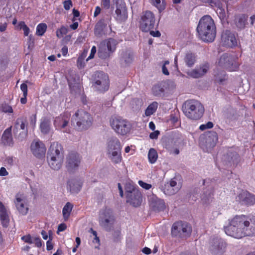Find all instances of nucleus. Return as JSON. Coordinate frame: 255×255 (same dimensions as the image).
<instances>
[{
    "label": "nucleus",
    "mask_w": 255,
    "mask_h": 255,
    "mask_svg": "<svg viewBox=\"0 0 255 255\" xmlns=\"http://www.w3.org/2000/svg\"><path fill=\"white\" fill-rule=\"evenodd\" d=\"M47 29V25L44 23H41L36 27V34L38 36H42L45 32Z\"/></svg>",
    "instance_id": "41"
},
{
    "label": "nucleus",
    "mask_w": 255,
    "mask_h": 255,
    "mask_svg": "<svg viewBox=\"0 0 255 255\" xmlns=\"http://www.w3.org/2000/svg\"><path fill=\"white\" fill-rule=\"evenodd\" d=\"M197 31L199 37L204 42H213L216 35V27L211 16L206 15L200 19Z\"/></svg>",
    "instance_id": "2"
},
{
    "label": "nucleus",
    "mask_w": 255,
    "mask_h": 255,
    "mask_svg": "<svg viewBox=\"0 0 255 255\" xmlns=\"http://www.w3.org/2000/svg\"><path fill=\"white\" fill-rule=\"evenodd\" d=\"M133 55L132 52L126 51L123 52L121 54V60L122 63H124L126 65L131 63L133 61Z\"/></svg>",
    "instance_id": "35"
},
{
    "label": "nucleus",
    "mask_w": 255,
    "mask_h": 255,
    "mask_svg": "<svg viewBox=\"0 0 255 255\" xmlns=\"http://www.w3.org/2000/svg\"><path fill=\"white\" fill-rule=\"evenodd\" d=\"M138 183L140 186L146 190H148L152 187L151 184L146 183L141 180L138 181Z\"/></svg>",
    "instance_id": "49"
},
{
    "label": "nucleus",
    "mask_w": 255,
    "mask_h": 255,
    "mask_svg": "<svg viewBox=\"0 0 255 255\" xmlns=\"http://www.w3.org/2000/svg\"><path fill=\"white\" fill-rule=\"evenodd\" d=\"M150 2L158 9L159 13L163 12L166 7L165 0H150Z\"/></svg>",
    "instance_id": "32"
},
{
    "label": "nucleus",
    "mask_w": 255,
    "mask_h": 255,
    "mask_svg": "<svg viewBox=\"0 0 255 255\" xmlns=\"http://www.w3.org/2000/svg\"><path fill=\"white\" fill-rule=\"evenodd\" d=\"M114 218L115 217L113 211L110 208H106L100 211L98 221H100L103 219H109Z\"/></svg>",
    "instance_id": "30"
},
{
    "label": "nucleus",
    "mask_w": 255,
    "mask_h": 255,
    "mask_svg": "<svg viewBox=\"0 0 255 255\" xmlns=\"http://www.w3.org/2000/svg\"><path fill=\"white\" fill-rule=\"evenodd\" d=\"M191 227L187 223L178 222L173 225L171 234L175 237H186L191 234Z\"/></svg>",
    "instance_id": "12"
},
{
    "label": "nucleus",
    "mask_w": 255,
    "mask_h": 255,
    "mask_svg": "<svg viewBox=\"0 0 255 255\" xmlns=\"http://www.w3.org/2000/svg\"><path fill=\"white\" fill-rule=\"evenodd\" d=\"M72 208L73 205L70 202H67L64 206L62 210V214L65 221H67L68 219Z\"/></svg>",
    "instance_id": "36"
},
{
    "label": "nucleus",
    "mask_w": 255,
    "mask_h": 255,
    "mask_svg": "<svg viewBox=\"0 0 255 255\" xmlns=\"http://www.w3.org/2000/svg\"><path fill=\"white\" fill-rule=\"evenodd\" d=\"M115 218L109 219H103L99 221L100 226L107 231H111L114 228L115 223Z\"/></svg>",
    "instance_id": "28"
},
{
    "label": "nucleus",
    "mask_w": 255,
    "mask_h": 255,
    "mask_svg": "<svg viewBox=\"0 0 255 255\" xmlns=\"http://www.w3.org/2000/svg\"><path fill=\"white\" fill-rule=\"evenodd\" d=\"M68 32V29L65 26H62L59 29L56 31V36L59 38H62L64 35Z\"/></svg>",
    "instance_id": "42"
},
{
    "label": "nucleus",
    "mask_w": 255,
    "mask_h": 255,
    "mask_svg": "<svg viewBox=\"0 0 255 255\" xmlns=\"http://www.w3.org/2000/svg\"><path fill=\"white\" fill-rule=\"evenodd\" d=\"M226 247V243L223 239L216 238L212 240L210 250L212 254L215 255H221L225 252Z\"/></svg>",
    "instance_id": "15"
},
{
    "label": "nucleus",
    "mask_w": 255,
    "mask_h": 255,
    "mask_svg": "<svg viewBox=\"0 0 255 255\" xmlns=\"http://www.w3.org/2000/svg\"><path fill=\"white\" fill-rule=\"evenodd\" d=\"M94 81L93 86L96 91L104 92L108 90L109 81L107 74L103 72H97Z\"/></svg>",
    "instance_id": "10"
},
{
    "label": "nucleus",
    "mask_w": 255,
    "mask_h": 255,
    "mask_svg": "<svg viewBox=\"0 0 255 255\" xmlns=\"http://www.w3.org/2000/svg\"><path fill=\"white\" fill-rule=\"evenodd\" d=\"M183 113L188 119L193 120L200 119L203 116L204 109L200 102L196 100L185 102L183 107Z\"/></svg>",
    "instance_id": "4"
},
{
    "label": "nucleus",
    "mask_w": 255,
    "mask_h": 255,
    "mask_svg": "<svg viewBox=\"0 0 255 255\" xmlns=\"http://www.w3.org/2000/svg\"><path fill=\"white\" fill-rule=\"evenodd\" d=\"M181 187L180 184H177L175 180H171L169 183H167L164 185L163 191L166 195H172L177 193Z\"/></svg>",
    "instance_id": "21"
},
{
    "label": "nucleus",
    "mask_w": 255,
    "mask_h": 255,
    "mask_svg": "<svg viewBox=\"0 0 255 255\" xmlns=\"http://www.w3.org/2000/svg\"><path fill=\"white\" fill-rule=\"evenodd\" d=\"M64 155L60 144L54 142L50 145L47 154V160L49 166L53 170L61 168L63 163Z\"/></svg>",
    "instance_id": "3"
},
{
    "label": "nucleus",
    "mask_w": 255,
    "mask_h": 255,
    "mask_svg": "<svg viewBox=\"0 0 255 255\" xmlns=\"http://www.w3.org/2000/svg\"><path fill=\"white\" fill-rule=\"evenodd\" d=\"M133 103H135L136 105V106L135 107V109H139L142 105V100L139 99H134L132 101V104H133Z\"/></svg>",
    "instance_id": "52"
},
{
    "label": "nucleus",
    "mask_w": 255,
    "mask_h": 255,
    "mask_svg": "<svg viewBox=\"0 0 255 255\" xmlns=\"http://www.w3.org/2000/svg\"><path fill=\"white\" fill-rule=\"evenodd\" d=\"M158 107V103L156 102H153L150 104L146 108L145 111V115L146 116H150L156 111Z\"/></svg>",
    "instance_id": "40"
},
{
    "label": "nucleus",
    "mask_w": 255,
    "mask_h": 255,
    "mask_svg": "<svg viewBox=\"0 0 255 255\" xmlns=\"http://www.w3.org/2000/svg\"><path fill=\"white\" fill-rule=\"evenodd\" d=\"M167 149L171 154H178L179 153V149L177 147H174L168 146Z\"/></svg>",
    "instance_id": "50"
},
{
    "label": "nucleus",
    "mask_w": 255,
    "mask_h": 255,
    "mask_svg": "<svg viewBox=\"0 0 255 255\" xmlns=\"http://www.w3.org/2000/svg\"><path fill=\"white\" fill-rule=\"evenodd\" d=\"M168 88L171 90H173L176 87L175 83L173 81H169L168 83Z\"/></svg>",
    "instance_id": "64"
},
{
    "label": "nucleus",
    "mask_w": 255,
    "mask_h": 255,
    "mask_svg": "<svg viewBox=\"0 0 255 255\" xmlns=\"http://www.w3.org/2000/svg\"><path fill=\"white\" fill-rule=\"evenodd\" d=\"M116 18L119 22L125 21L128 18L126 3L123 0H117L115 10Z\"/></svg>",
    "instance_id": "16"
},
{
    "label": "nucleus",
    "mask_w": 255,
    "mask_h": 255,
    "mask_svg": "<svg viewBox=\"0 0 255 255\" xmlns=\"http://www.w3.org/2000/svg\"><path fill=\"white\" fill-rule=\"evenodd\" d=\"M33 243L37 247H41L42 246V242L39 238H35Z\"/></svg>",
    "instance_id": "59"
},
{
    "label": "nucleus",
    "mask_w": 255,
    "mask_h": 255,
    "mask_svg": "<svg viewBox=\"0 0 255 255\" xmlns=\"http://www.w3.org/2000/svg\"><path fill=\"white\" fill-rule=\"evenodd\" d=\"M153 92L155 95H159L162 94L164 90L163 88H161L159 85H155L153 88Z\"/></svg>",
    "instance_id": "46"
},
{
    "label": "nucleus",
    "mask_w": 255,
    "mask_h": 255,
    "mask_svg": "<svg viewBox=\"0 0 255 255\" xmlns=\"http://www.w3.org/2000/svg\"><path fill=\"white\" fill-rule=\"evenodd\" d=\"M150 205L151 208L156 211H163L165 208V203L164 201L158 199L157 197L153 196L149 199Z\"/></svg>",
    "instance_id": "25"
},
{
    "label": "nucleus",
    "mask_w": 255,
    "mask_h": 255,
    "mask_svg": "<svg viewBox=\"0 0 255 255\" xmlns=\"http://www.w3.org/2000/svg\"><path fill=\"white\" fill-rule=\"evenodd\" d=\"M159 134V131L158 130H156L154 132L150 133L149 137L151 139H156L157 138Z\"/></svg>",
    "instance_id": "57"
},
{
    "label": "nucleus",
    "mask_w": 255,
    "mask_h": 255,
    "mask_svg": "<svg viewBox=\"0 0 255 255\" xmlns=\"http://www.w3.org/2000/svg\"><path fill=\"white\" fill-rule=\"evenodd\" d=\"M155 17L150 11H146L141 17L140 28L143 31H148L154 28Z\"/></svg>",
    "instance_id": "14"
},
{
    "label": "nucleus",
    "mask_w": 255,
    "mask_h": 255,
    "mask_svg": "<svg viewBox=\"0 0 255 255\" xmlns=\"http://www.w3.org/2000/svg\"><path fill=\"white\" fill-rule=\"evenodd\" d=\"M126 198L127 202L135 207L140 206L142 202L141 194L139 191H136L134 194Z\"/></svg>",
    "instance_id": "26"
},
{
    "label": "nucleus",
    "mask_w": 255,
    "mask_h": 255,
    "mask_svg": "<svg viewBox=\"0 0 255 255\" xmlns=\"http://www.w3.org/2000/svg\"><path fill=\"white\" fill-rule=\"evenodd\" d=\"M240 202L246 205H253L255 204V196L248 192H243L239 195Z\"/></svg>",
    "instance_id": "24"
},
{
    "label": "nucleus",
    "mask_w": 255,
    "mask_h": 255,
    "mask_svg": "<svg viewBox=\"0 0 255 255\" xmlns=\"http://www.w3.org/2000/svg\"><path fill=\"white\" fill-rule=\"evenodd\" d=\"M211 196L212 194L211 193H208V195L204 193V194L202 195V200L203 201V202L206 203L210 200Z\"/></svg>",
    "instance_id": "55"
},
{
    "label": "nucleus",
    "mask_w": 255,
    "mask_h": 255,
    "mask_svg": "<svg viewBox=\"0 0 255 255\" xmlns=\"http://www.w3.org/2000/svg\"><path fill=\"white\" fill-rule=\"evenodd\" d=\"M69 86L72 93L75 92L76 93H78L80 92V86L79 84H75L73 85V84L69 81Z\"/></svg>",
    "instance_id": "45"
},
{
    "label": "nucleus",
    "mask_w": 255,
    "mask_h": 255,
    "mask_svg": "<svg viewBox=\"0 0 255 255\" xmlns=\"http://www.w3.org/2000/svg\"><path fill=\"white\" fill-rule=\"evenodd\" d=\"M20 89L23 92V96L26 97L27 95V86L25 83L21 84Z\"/></svg>",
    "instance_id": "51"
},
{
    "label": "nucleus",
    "mask_w": 255,
    "mask_h": 255,
    "mask_svg": "<svg viewBox=\"0 0 255 255\" xmlns=\"http://www.w3.org/2000/svg\"><path fill=\"white\" fill-rule=\"evenodd\" d=\"M158 158V154L156 150L153 148H151L148 153V159L149 163L151 164L154 163Z\"/></svg>",
    "instance_id": "38"
},
{
    "label": "nucleus",
    "mask_w": 255,
    "mask_h": 255,
    "mask_svg": "<svg viewBox=\"0 0 255 255\" xmlns=\"http://www.w3.org/2000/svg\"><path fill=\"white\" fill-rule=\"evenodd\" d=\"M50 121L47 118H42L41 120L40 128L43 134L48 133L51 129Z\"/></svg>",
    "instance_id": "31"
},
{
    "label": "nucleus",
    "mask_w": 255,
    "mask_h": 255,
    "mask_svg": "<svg viewBox=\"0 0 255 255\" xmlns=\"http://www.w3.org/2000/svg\"><path fill=\"white\" fill-rule=\"evenodd\" d=\"M110 125L117 133L121 135L127 134L130 129L129 123L120 117H112L110 119Z\"/></svg>",
    "instance_id": "7"
},
{
    "label": "nucleus",
    "mask_w": 255,
    "mask_h": 255,
    "mask_svg": "<svg viewBox=\"0 0 255 255\" xmlns=\"http://www.w3.org/2000/svg\"><path fill=\"white\" fill-rule=\"evenodd\" d=\"M14 203L17 211L20 215H27L29 210V204L25 196L21 194H16Z\"/></svg>",
    "instance_id": "13"
},
{
    "label": "nucleus",
    "mask_w": 255,
    "mask_h": 255,
    "mask_svg": "<svg viewBox=\"0 0 255 255\" xmlns=\"http://www.w3.org/2000/svg\"><path fill=\"white\" fill-rule=\"evenodd\" d=\"M8 175V172L6 170L5 168L2 167L0 168V176H5Z\"/></svg>",
    "instance_id": "58"
},
{
    "label": "nucleus",
    "mask_w": 255,
    "mask_h": 255,
    "mask_svg": "<svg viewBox=\"0 0 255 255\" xmlns=\"http://www.w3.org/2000/svg\"><path fill=\"white\" fill-rule=\"evenodd\" d=\"M77 64L78 67L79 68H82L84 66L83 64V58L82 57H79L77 60Z\"/></svg>",
    "instance_id": "61"
},
{
    "label": "nucleus",
    "mask_w": 255,
    "mask_h": 255,
    "mask_svg": "<svg viewBox=\"0 0 255 255\" xmlns=\"http://www.w3.org/2000/svg\"><path fill=\"white\" fill-rule=\"evenodd\" d=\"M125 190H126V197L132 195V194H134V192L135 193L136 191H139L136 188L135 186L130 183H127L125 186Z\"/></svg>",
    "instance_id": "39"
},
{
    "label": "nucleus",
    "mask_w": 255,
    "mask_h": 255,
    "mask_svg": "<svg viewBox=\"0 0 255 255\" xmlns=\"http://www.w3.org/2000/svg\"><path fill=\"white\" fill-rule=\"evenodd\" d=\"M2 111L5 113H12L13 112L12 107L7 104H4L2 106Z\"/></svg>",
    "instance_id": "47"
},
{
    "label": "nucleus",
    "mask_w": 255,
    "mask_h": 255,
    "mask_svg": "<svg viewBox=\"0 0 255 255\" xmlns=\"http://www.w3.org/2000/svg\"><path fill=\"white\" fill-rule=\"evenodd\" d=\"M238 60V57L235 55L224 54L219 60L218 66L229 71H235L240 65Z\"/></svg>",
    "instance_id": "6"
},
{
    "label": "nucleus",
    "mask_w": 255,
    "mask_h": 255,
    "mask_svg": "<svg viewBox=\"0 0 255 255\" xmlns=\"http://www.w3.org/2000/svg\"><path fill=\"white\" fill-rule=\"evenodd\" d=\"M209 69L208 63H204L200 65L194 69L187 71V75L192 78H198L205 75Z\"/></svg>",
    "instance_id": "20"
},
{
    "label": "nucleus",
    "mask_w": 255,
    "mask_h": 255,
    "mask_svg": "<svg viewBox=\"0 0 255 255\" xmlns=\"http://www.w3.org/2000/svg\"><path fill=\"white\" fill-rule=\"evenodd\" d=\"M2 141L5 145H11L12 144L11 127H9L4 130L2 136Z\"/></svg>",
    "instance_id": "29"
},
{
    "label": "nucleus",
    "mask_w": 255,
    "mask_h": 255,
    "mask_svg": "<svg viewBox=\"0 0 255 255\" xmlns=\"http://www.w3.org/2000/svg\"><path fill=\"white\" fill-rule=\"evenodd\" d=\"M96 52V47L95 46H93L91 50V53L89 57L87 59V61H88L89 60L92 59L94 57Z\"/></svg>",
    "instance_id": "56"
},
{
    "label": "nucleus",
    "mask_w": 255,
    "mask_h": 255,
    "mask_svg": "<svg viewBox=\"0 0 255 255\" xmlns=\"http://www.w3.org/2000/svg\"><path fill=\"white\" fill-rule=\"evenodd\" d=\"M116 41L112 38L101 42L98 53L99 57L102 59L108 58L116 49Z\"/></svg>",
    "instance_id": "9"
},
{
    "label": "nucleus",
    "mask_w": 255,
    "mask_h": 255,
    "mask_svg": "<svg viewBox=\"0 0 255 255\" xmlns=\"http://www.w3.org/2000/svg\"><path fill=\"white\" fill-rule=\"evenodd\" d=\"M213 127V124L211 122H209L206 124L201 125L200 126L199 128L201 130H204L206 129L211 128Z\"/></svg>",
    "instance_id": "48"
},
{
    "label": "nucleus",
    "mask_w": 255,
    "mask_h": 255,
    "mask_svg": "<svg viewBox=\"0 0 255 255\" xmlns=\"http://www.w3.org/2000/svg\"><path fill=\"white\" fill-rule=\"evenodd\" d=\"M186 65L189 67H192L196 61L194 54L191 53H187L184 59Z\"/></svg>",
    "instance_id": "37"
},
{
    "label": "nucleus",
    "mask_w": 255,
    "mask_h": 255,
    "mask_svg": "<svg viewBox=\"0 0 255 255\" xmlns=\"http://www.w3.org/2000/svg\"><path fill=\"white\" fill-rule=\"evenodd\" d=\"M21 239L26 243H28L30 244L33 243L31 241V237L29 236H23L21 238Z\"/></svg>",
    "instance_id": "60"
},
{
    "label": "nucleus",
    "mask_w": 255,
    "mask_h": 255,
    "mask_svg": "<svg viewBox=\"0 0 255 255\" xmlns=\"http://www.w3.org/2000/svg\"><path fill=\"white\" fill-rule=\"evenodd\" d=\"M70 114L67 112L56 117L54 121L55 128L64 132L69 133L70 132Z\"/></svg>",
    "instance_id": "11"
},
{
    "label": "nucleus",
    "mask_w": 255,
    "mask_h": 255,
    "mask_svg": "<svg viewBox=\"0 0 255 255\" xmlns=\"http://www.w3.org/2000/svg\"><path fill=\"white\" fill-rule=\"evenodd\" d=\"M108 158L114 164H119L122 160V151H116L106 153Z\"/></svg>",
    "instance_id": "27"
},
{
    "label": "nucleus",
    "mask_w": 255,
    "mask_h": 255,
    "mask_svg": "<svg viewBox=\"0 0 255 255\" xmlns=\"http://www.w3.org/2000/svg\"><path fill=\"white\" fill-rule=\"evenodd\" d=\"M225 233L236 239L255 235V222L251 223L245 215H237L228 220L224 227Z\"/></svg>",
    "instance_id": "1"
},
{
    "label": "nucleus",
    "mask_w": 255,
    "mask_h": 255,
    "mask_svg": "<svg viewBox=\"0 0 255 255\" xmlns=\"http://www.w3.org/2000/svg\"><path fill=\"white\" fill-rule=\"evenodd\" d=\"M66 229V225L65 224H61L58 226V232L64 231Z\"/></svg>",
    "instance_id": "62"
},
{
    "label": "nucleus",
    "mask_w": 255,
    "mask_h": 255,
    "mask_svg": "<svg viewBox=\"0 0 255 255\" xmlns=\"http://www.w3.org/2000/svg\"><path fill=\"white\" fill-rule=\"evenodd\" d=\"M179 114L177 112H175L171 114L169 116V121L172 124H176L178 121Z\"/></svg>",
    "instance_id": "44"
},
{
    "label": "nucleus",
    "mask_w": 255,
    "mask_h": 255,
    "mask_svg": "<svg viewBox=\"0 0 255 255\" xmlns=\"http://www.w3.org/2000/svg\"><path fill=\"white\" fill-rule=\"evenodd\" d=\"M122 146L117 137L110 138L107 143L106 153L116 151H122Z\"/></svg>",
    "instance_id": "23"
},
{
    "label": "nucleus",
    "mask_w": 255,
    "mask_h": 255,
    "mask_svg": "<svg viewBox=\"0 0 255 255\" xmlns=\"http://www.w3.org/2000/svg\"><path fill=\"white\" fill-rule=\"evenodd\" d=\"M248 16L245 14L239 15L236 16L235 22L237 26L240 28H244L247 23Z\"/></svg>",
    "instance_id": "34"
},
{
    "label": "nucleus",
    "mask_w": 255,
    "mask_h": 255,
    "mask_svg": "<svg viewBox=\"0 0 255 255\" xmlns=\"http://www.w3.org/2000/svg\"><path fill=\"white\" fill-rule=\"evenodd\" d=\"M91 115L86 111L80 109L72 116L71 122L78 130H85L89 128L92 124Z\"/></svg>",
    "instance_id": "5"
},
{
    "label": "nucleus",
    "mask_w": 255,
    "mask_h": 255,
    "mask_svg": "<svg viewBox=\"0 0 255 255\" xmlns=\"http://www.w3.org/2000/svg\"><path fill=\"white\" fill-rule=\"evenodd\" d=\"M69 188L72 193L78 192L82 187V183L77 180H71L68 182Z\"/></svg>",
    "instance_id": "33"
},
{
    "label": "nucleus",
    "mask_w": 255,
    "mask_h": 255,
    "mask_svg": "<svg viewBox=\"0 0 255 255\" xmlns=\"http://www.w3.org/2000/svg\"><path fill=\"white\" fill-rule=\"evenodd\" d=\"M81 158L77 153H71L67 159V167L70 171H73L78 169L80 165Z\"/></svg>",
    "instance_id": "19"
},
{
    "label": "nucleus",
    "mask_w": 255,
    "mask_h": 255,
    "mask_svg": "<svg viewBox=\"0 0 255 255\" xmlns=\"http://www.w3.org/2000/svg\"><path fill=\"white\" fill-rule=\"evenodd\" d=\"M215 76L216 77V80L220 83H222L226 79V75L224 71H222L220 74H216Z\"/></svg>",
    "instance_id": "43"
},
{
    "label": "nucleus",
    "mask_w": 255,
    "mask_h": 255,
    "mask_svg": "<svg viewBox=\"0 0 255 255\" xmlns=\"http://www.w3.org/2000/svg\"><path fill=\"white\" fill-rule=\"evenodd\" d=\"M10 211L0 201V220L3 227L8 226L9 222Z\"/></svg>",
    "instance_id": "22"
},
{
    "label": "nucleus",
    "mask_w": 255,
    "mask_h": 255,
    "mask_svg": "<svg viewBox=\"0 0 255 255\" xmlns=\"http://www.w3.org/2000/svg\"><path fill=\"white\" fill-rule=\"evenodd\" d=\"M64 7L66 10H69L72 6V2L71 0H65L63 2Z\"/></svg>",
    "instance_id": "54"
},
{
    "label": "nucleus",
    "mask_w": 255,
    "mask_h": 255,
    "mask_svg": "<svg viewBox=\"0 0 255 255\" xmlns=\"http://www.w3.org/2000/svg\"><path fill=\"white\" fill-rule=\"evenodd\" d=\"M46 247L48 251H50L53 249V245L51 242V239L48 240L46 243Z\"/></svg>",
    "instance_id": "63"
},
{
    "label": "nucleus",
    "mask_w": 255,
    "mask_h": 255,
    "mask_svg": "<svg viewBox=\"0 0 255 255\" xmlns=\"http://www.w3.org/2000/svg\"><path fill=\"white\" fill-rule=\"evenodd\" d=\"M101 4L103 8L109 9L110 7V0H101Z\"/></svg>",
    "instance_id": "53"
},
{
    "label": "nucleus",
    "mask_w": 255,
    "mask_h": 255,
    "mask_svg": "<svg viewBox=\"0 0 255 255\" xmlns=\"http://www.w3.org/2000/svg\"><path fill=\"white\" fill-rule=\"evenodd\" d=\"M218 140L217 133L210 131L200 137V144L204 150L210 152Z\"/></svg>",
    "instance_id": "8"
},
{
    "label": "nucleus",
    "mask_w": 255,
    "mask_h": 255,
    "mask_svg": "<svg viewBox=\"0 0 255 255\" xmlns=\"http://www.w3.org/2000/svg\"><path fill=\"white\" fill-rule=\"evenodd\" d=\"M30 148L32 154L35 156L41 158L45 155L46 151V146L39 139L34 140L31 144Z\"/></svg>",
    "instance_id": "18"
},
{
    "label": "nucleus",
    "mask_w": 255,
    "mask_h": 255,
    "mask_svg": "<svg viewBox=\"0 0 255 255\" xmlns=\"http://www.w3.org/2000/svg\"><path fill=\"white\" fill-rule=\"evenodd\" d=\"M221 42L224 46L231 48L238 44L236 35L230 30H226L222 33Z\"/></svg>",
    "instance_id": "17"
}]
</instances>
